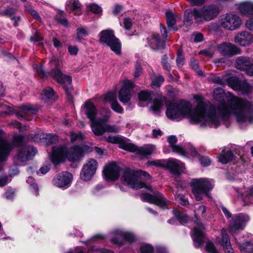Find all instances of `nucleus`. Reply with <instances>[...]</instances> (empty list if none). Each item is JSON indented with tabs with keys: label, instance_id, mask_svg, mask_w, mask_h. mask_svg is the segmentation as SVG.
Returning a JSON list of instances; mask_svg holds the SVG:
<instances>
[{
	"label": "nucleus",
	"instance_id": "f257e3e1",
	"mask_svg": "<svg viewBox=\"0 0 253 253\" xmlns=\"http://www.w3.org/2000/svg\"><path fill=\"white\" fill-rule=\"evenodd\" d=\"M224 95L222 88L217 87L214 90L213 98L219 103L216 108L212 104L203 102H199L194 110L191 103L188 101L170 103L167 107L166 115L169 119L176 121L188 118L191 123L202 127L217 128L220 125L221 120L228 119L231 114L238 123L253 122V106L248 101L228 92L226 103Z\"/></svg>",
	"mask_w": 253,
	"mask_h": 253
},
{
	"label": "nucleus",
	"instance_id": "f03ea898",
	"mask_svg": "<svg viewBox=\"0 0 253 253\" xmlns=\"http://www.w3.org/2000/svg\"><path fill=\"white\" fill-rule=\"evenodd\" d=\"M222 8V5L220 2H214L205 5L200 8L188 9L184 13V23L189 25L193 23V19L198 24L211 21L217 17Z\"/></svg>",
	"mask_w": 253,
	"mask_h": 253
},
{
	"label": "nucleus",
	"instance_id": "7ed1b4c3",
	"mask_svg": "<svg viewBox=\"0 0 253 253\" xmlns=\"http://www.w3.org/2000/svg\"><path fill=\"white\" fill-rule=\"evenodd\" d=\"M84 112L87 118L91 121V127L95 135H101L106 132H118L119 129L116 126L106 124L109 119V115H105L102 118L95 120L97 110L92 102L87 101L84 103Z\"/></svg>",
	"mask_w": 253,
	"mask_h": 253
},
{
	"label": "nucleus",
	"instance_id": "20e7f679",
	"mask_svg": "<svg viewBox=\"0 0 253 253\" xmlns=\"http://www.w3.org/2000/svg\"><path fill=\"white\" fill-rule=\"evenodd\" d=\"M84 155V152L81 146L75 145L68 148L66 146H54L51 155V160L52 163L56 165L65 159L69 161L79 162Z\"/></svg>",
	"mask_w": 253,
	"mask_h": 253
},
{
	"label": "nucleus",
	"instance_id": "39448f33",
	"mask_svg": "<svg viewBox=\"0 0 253 253\" xmlns=\"http://www.w3.org/2000/svg\"><path fill=\"white\" fill-rule=\"evenodd\" d=\"M146 179L150 178V175L143 170H135L129 168H125L121 174L122 183L132 189H140L145 187V183L142 178Z\"/></svg>",
	"mask_w": 253,
	"mask_h": 253
},
{
	"label": "nucleus",
	"instance_id": "423d86ee",
	"mask_svg": "<svg viewBox=\"0 0 253 253\" xmlns=\"http://www.w3.org/2000/svg\"><path fill=\"white\" fill-rule=\"evenodd\" d=\"M106 139L110 143L119 144L120 148L124 150L131 152H136L137 154L144 157H147L151 155L154 153L156 149L155 146L151 144L143 147H138L131 143H123V139L118 136L109 135L106 137Z\"/></svg>",
	"mask_w": 253,
	"mask_h": 253
},
{
	"label": "nucleus",
	"instance_id": "0eeeda50",
	"mask_svg": "<svg viewBox=\"0 0 253 253\" xmlns=\"http://www.w3.org/2000/svg\"><path fill=\"white\" fill-rule=\"evenodd\" d=\"M206 211V207L204 205L200 206L195 211L196 220L194 222L196 225L191 232V236L193 241L194 245L197 248L203 246L206 240V235L204 232L205 228L200 220L198 218L197 215L201 214L203 215Z\"/></svg>",
	"mask_w": 253,
	"mask_h": 253
},
{
	"label": "nucleus",
	"instance_id": "6e6552de",
	"mask_svg": "<svg viewBox=\"0 0 253 253\" xmlns=\"http://www.w3.org/2000/svg\"><path fill=\"white\" fill-rule=\"evenodd\" d=\"M191 183L193 186L192 193L196 201L202 200L204 196L211 197L209 191L214 187V182L212 179L206 178L193 179Z\"/></svg>",
	"mask_w": 253,
	"mask_h": 253
},
{
	"label": "nucleus",
	"instance_id": "1a4fd4ad",
	"mask_svg": "<svg viewBox=\"0 0 253 253\" xmlns=\"http://www.w3.org/2000/svg\"><path fill=\"white\" fill-rule=\"evenodd\" d=\"M59 60L57 58L53 56L50 59V64L51 68H53L49 73L51 77L58 83L64 85L65 90L67 89L68 86L72 83V79L69 76L63 75L59 68Z\"/></svg>",
	"mask_w": 253,
	"mask_h": 253
},
{
	"label": "nucleus",
	"instance_id": "9d476101",
	"mask_svg": "<svg viewBox=\"0 0 253 253\" xmlns=\"http://www.w3.org/2000/svg\"><path fill=\"white\" fill-rule=\"evenodd\" d=\"M100 41L106 44L111 49L117 54L121 52V43L118 39L116 38L113 31L111 30L102 31L100 33Z\"/></svg>",
	"mask_w": 253,
	"mask_h": 253
},
{
	"label": "nucleus",
	"instance_id": "9b49d317",
	"mask_svg": "<svg viewBox=\"0 0 253 253\" xmlns=\"http://www.w3.org/2000/svg\"><path fill=\"white\" fill-rule=\"evenodd\" d=\"M242 20L239 15L233 13H227L220 17V25L223 29L233 31L240 27Z\"/></svg>",
	"mask_w": 253,
	"mask_h": 253
},
{
	"label": "nucleus",
	"instance_id": "f8f14e48",
	"mask_svg": "<svg viewBox=\"0 0 253 253\" xmlns=\"http://www.w3.org/2000/svg\"><path fill=\"white\" fill-rule=\"evenodd\" d=\"M147 188L152 192V194L143 193L141 195L142 200L145 202L154 204L161 208H167L169 202L164 197L163 195L158 191H153L152 188Z\"/></svg>",
	"mask_w": 253,
	"mask_h": 253
},
{
	"label": "nucleus",
	"instance_id": "ddd939ff",
	"mask_svg": "<svg viewBox=\"0 0 253 253\" xmlns=\"http://www.w3.org/2000/svg\"><path fill=\"white\" fill-rule=\"evenodd\" d=\"M250 219L249 216L246 213H239L234 215L229 221V229L230 232L234 234L243 230Z\"/></svg>",
	"mask_w": 253,
	"mask_h": 253
},
{
	"label": "nucleus",
	"instance_id": "4468645a",
	"mask_svg": "<svg viewBox=\"0 0 253 253\" xmlns=\"http://www.w3.org/2000/svg\"><path fill=\"white\" fill-rule=\"evenodd\" d=\"M112 234L114 237L111 239V242L119 246L124 244L123 240L129 243H132L137 240L136 236L133 233L124 230L117 229Z\"/></svg>",
	"mask_w": 253,
	"mask_h": 253
},
{
	"label": "nucleus",
	"instance_id": "2eb2a0df",
	"mask_svg": "<svg viewBox=\"0 0 253 253\" xmlns=\"http://www.w3.org/2000/svg\"><path fill=\"white\" fill-rule=\"evenodd\" d=\"M138 98L140 101H148V104L152 103L150 109L154 113L158 112L163 106L161 100L154 98V94L147 90H143L138 93Z\"/></svg>",
	"mask_w": 253,
	"mask_h": 253
},
{
	"label": "nucleus",
	"instance_id": "dca6fc26",
	"mask_svg": "<svg viewBox=\"0 0 253 253\" xmlns=\"http://www.w3.org/2000/svg\"><path fill=\"white\" fill-rule=\"evenodd\" d=\"M97 167L98 163L95 160H88L81 170V178L84 181L90 180L95 173Z\"/></svg>",
	"mask_w": 253,
	"mask_h": 253
},
{
	"label": "nucleus",
	"instance_id": "f3484780",
	"mask_svg": "<svg viewBox=\"0 0 253 253\" xmlns=\"http://www.w3.org/2000/svg\"><path fill=\"white\" fill-rule=\"evenodd\" d=\"M218 51L223 56L232 57L241 53V49L236 45L227 42H223L217 45Z\"/></svg>",
	"mask_w": 253,
	"mask_h": 253
},
{
	"label": "nucleus",
	"instance_id": "a211bd4d",
	"mask_svg": "<svg viewBox=\"0 0 253 253\" xmlns=\"http://www.w3.org/2000/svg\"><path fill=\"white\" fill-rule=\"evenodd\" d=\"M72 175L69 172L63 171L56 175L52 179L53 184L59 188L66 189L70 186Z\"/></svg>",
	"mask_w": 253,
	"mask_h": 253
},
{
	"label": "nucleus",
	"instance_id": "6ab92c4d",
	"mask_svg": "<svg viewBox=\"0 0 253 253\" xmlns=\"http://www.w3.org/2000/svg\"><path fill=\"white\" fill-rule=\"evenodd\" d=\"M235 66L240 70H245L248 75L253 76V63L249 57H238L236 60Z\"/></svg>",
	"mask_w": 253,
	"mask_h": 253
},
{
	"label": "nucleus",
	"instance_id": "aec40b11",
	"mask_svg": "<svg viewBox=\"0 0 253 253\" xmlns=\"http://www.w3.org/2000/svg\"><path fill=\"white\" fill-rule=\"evenodd\" d=\"M37 153V150L30 145L21 147L17 154L16 158L20 162H24L32 159Z\"/></svg>",
	"mask_w": 253,
	"mask_h": 253
},
{
	"label": "nucleus",
	"instance_id": "412c9836",
	"mask_svg": "<svg viewBox=\"0 0 253 253\" xmlns=\"http://www.w3.org/2000/svg\"><path fill=\"white\" fill-rule=\"evenodd\" d=\"M133 84L129 80L124 81V85L119 93V98L121 102L125 104L131 98L130 90L133 88Z\"/></svg>",
	"mask_w": 253,
	"mask_h": 253
},
{
	"label": "nucleus",
	"instance_id": "4be33fe9",
	"mask_svg": "<svg viewBox=\"0 0 253 253\" xmlns=\"http://www.w3.org/2000/svg\"><path fill=\"white\" fill-rule=\"evenodd\" d=\"M120 168L115 163H113L106 166L103 170L105 178L107 180H116L120 174Z\"/></svg>",
	"mask_w": 253,
	"mask_h": 253
},
{
	"label": "nucleus",
	"instance_id": "5701e85b",
	"mask_svg": "<svg viewBox=\"0 0 253 253\" xmlns=\"http://www.w3.org/2000/svg\"><path fill=\"white\" fill-rule=\"evenodd\" d=\"M234 41L241 46H249L253 42V35L249 32L243 31L235 36Z\"/></svg>",
	"mask_w": 253,
	"mask_h": 253
},
{
	"label": "nucleus",
	"instance_id": "b1692460",
	"mask_svg": "<svg viewBox=\"0 0 253 253\" xmlns=\"http://www.w3.org/2000/svg\"><path fill=\"white\" fill-rule=\"evenodd\" d=\"M21 110V112L19 113L18 111L13 110L10 111V114H14L16 115L18 118H22L26 120H28L26 117V115H34L36 114L37 112V108L32 105L26 104L19 107Z\"/></svg>",
	"mask_w": 253,
	"mask_h": 253
},
{
	"label": "nucleus",
	"instance_id": "393cba45",
	"mask_svg": "<svg viewBox=\"0 0 253 253\" xmlns=\"http://www.w3.org/2000/svg\"><path fill=\"white\" fill-rule=\"evenodd\" d=\"M165 168L169 169L172 173L178 174L184 168V164L177 159L171 158L166 160Z\"/></svg>",
	"mask_w": 253,
	"mask_h": 253
},
{
	"label": "nucleus",
	"instance_id": "a878e982",
	"mask_svg": "<svg viewBox=\"0 0 253 253\" xmlns=\"http://www.w3.org/2000/svg\"><path fill=\"white\" fill-rule=\"evenodd\" d=\"M16 10L11 7H7L4 10H0V15L3 16L10 17L14 21V26L16 27L18 25V22L21 20L20 16H15Z\"/></svg>",
	"mask_w": 253,
	"mask_h": 253
},
{
	"label": "nucleus",
	"instance_id": "bb28decb",
	"mask_svg": "<svg viewBox=\"0 0 253 253\" xmlns=\"http://www.w3.org/2000/svg\"><path fill=\"white\" fill-rule=\"evenodd\" d=\"M240 12L244 15H253V2L245 1L237 4Z\"/></svg>",
	"mask_w": 253,
	"mask_h": 253
},
{
	"label": "nucleus",
	"instance_id": "cd10ccee",
	"mask_svg": "<svg viewBox=\"0 0 253 253\" xmlns=\"http://www.w3.org/2000/svg\"><path fill=\"white\" fill-rule=\"evenodd\" d=\"M66 8L74 14L79 15L81 14V4L78 0H68L66 2Z\"/></svg>",
	"mask_w": 253,
	"mask_h": 253
},
{
	"label": "nucleus",
	"instance_id": "c85d7f7f",
	"mask_svg": "<svg viewBox=\"0 0 253 253\" xmlns=\"http://www.w3.org/2000/svg\"><path fill=\"white\" fill-rule=\"evenodd\" d=\"M168 141L173 152L177 153L180 155H185V152L183 150V148L180 145L175 144L177 141L175 136L171 135L169 136L168 137Z\"/></svg>",
	"mask_w": 253,
	"mask_h": 253
},
{
	"label": "nucleus",
	"instance_id": "c756f323",
	"mask_svg": "<svg viewBox=\"0 0 253 253\" xmlns=\"http://www.w3.org/2000/svg\"><path fill=\"white\" fill-rule=\"evenodd\" d=\"M148 43L151 48L157 49L164 47V42H162L160 39V36L158 34H154L152 38L148 40Z\"/></svg>",
	"mask_w": 253,
	"mask_h": 253
},
{
	"label": "nucleus",
	"instance_id": "7c9ffc66",
	"mask_svg": "<svg viewBox=\"0 0 253 253\" xmlns=\"http://www.w3.org/2000/svg\"><path fill=\"white\" fill-rule=\"evenodd\" d=\"M221 238L217 237L216 238L217 242L221 245L223 249L229 247L231 246L230 239L225 228L221 229Z\"/></svg>",
	"mask_w": 253,
	"mask_h": 253
},
{
	"label": "nucleus",
	"instance_id": "2f4dec72",
	"mask_svg": "<svg viewBox=\"0 0 253 253\" xmlns=\"http://www.w3.org/2000/svg\"><path fill=\"white\" fill-rule=\"evenodd\" d=\"M166 18L167 24L169 30H177V28L174 27L176 24V17L173 13L171 11H168L166 13Z\"/></svg>",
	"mask_w": 253,
	"mask_h": 253
},
{
	"label": "nucleus",
	"instance_id": "473e14b6",
	"mask_svg": "<svg viewBox=\"0 0 253 253\" xmlns=\"http://www.w3.org/2000/svg\"><path fill=\"white\" fill-rule=\"evenodd\" d=\"M233 154L231 150L223 152L218 157L219 162L226 164L230 162L233 158Z\"/></svg>",
	"mask_w": 253,
	"mask_h": 253
},
{
	"label": "nucleus",
	"instance_id": "72a5a7b5",
	"mask_svg": "<svg viewBox=\"0 0 253 253\" xmlns=\"http://www.w3.org/2000/svg\"><path fill=\"white\" fill-rule=\"evenodd\" d=\"M41 139H44L45 142L47 145L55 143L58 140V136L52 134H38Z\"/></svg>",
	"mask_w": 253,
	"mask_h": 253
},
{
	"label": "nucleus",
	"instance_id": "f704fd0d",
	"mask_svg": "<svg viewBox=\"0 0 253 253\" xmlns=\"http://www.w3.org/2000/svg\"><path fill=\"white\" fill-rule=\"evenodd\" d=\"M228 85L233 90L237 91L240 86L242 81H239L237 77H231L226 79Z\"/></svg>",
	"mask_w": 253,
	"mask_h": 253
},
{
	"label": "nucleus",
	"instance_id": "c9c22d12",
	"mask_svg": "<svg viewBox=\"0 0 253 253\" xmlns=\"http://www.w3.org/2000/svg\"><path fill=\"white\" fill-rule=\"evenodd\" d=\"M152 82L151 85L153 88L158 87L164 82V78L161 75L153 74L151 76Z\"/></svg>",
	"mask_w": 253,
	"mask_h": 253
},
{
	"label": "nucleus",
	"instance_id": "e433bc0d",
	"mask_svg": "<svg viewBox=\"0 0 253 253\" xmlns=\"http://www.w3.org/2000/svg\"><path fill=\"white\" fill-rule=\"evenodd\" d=\"M42 97V99L44 100L45 102L48 101L49 100H54L55 97L53 89L50 87H47L43 90Z\"/></svg>",
	"mask_w": 253,
	"mask_h": 253
},
{
	"label": "nucleus",
	"instance_id": "4c0bfd02",
	"mask_svg": "<svg viewBox=\"0 0 253 253\" xmlns=\"http://www.w3.org/2000/svg\"><path fill=\"white\" fill-rule=\"evenodd\" d=\"M183 150L185 152V155L182 156L184 157L190 155L191 157H195L199 155L195 148L190 143L187 144L185 146V148H183Z\"/></svg>",
	"mask_w": 253,
	"mask_h": 253
},
{
	"label": "nucleus",
	"instance_id": "58836bf2",
	"mask_svg": "<svg viewBox=\"0 0 253 253\" xmlns=\"http://www.w3.org/2000/svg\"><path fill=\"white\" fill-rule=\"evenodd\" d=\"M77 39L81 42L84 39L85 37L88 36L89 33L87 29L84 27H78L76 29Z\"/></svg>",
	"mask_w": 253,
	"mask_h": 253
},
{
	"label": "nucleus",
	"instance_id": "ea45409f",
	"mask_svg": "<svg viewBox=\"0 0 253 253\" xmlns=\"http://www.w3.org/2000/svg\"><path fill=\"white\" fill-rule=\"evenodd\" d=\"M241 252L244 253H253V244L251 242H246L242 244H239Z\"/></svg>",
	"mask_w": 253,
	"mask_h": 253
},
{
	"label": "nucleus",
	"instance_id": "a19ab883",
	"mask_svg": "<svg viewBox=\"0 0 253 253\" xmlns=\"http://www.w3.org/2000/svg\"><path fill=\"white\" fill-rule=\"evenodd\" d=\"M240 88L237 91H241L244 94H247L253 90L252 86L246 82L242 81Z\"/></svg>",
	"mask_w": 253,
	"mask_h": 253
},
{
	"label": "nucleus",
	"instance_id": "79ce46f5",
	"mask_svg": "<svg viewBox=\"0 0 253 253\" xmlns=\"http://www.w3.org/2000/svg\"><path fill=\"white\" fill-rule=\"evenodd\" d=\"M25 10L30 14L36 20L39 21L41 20V18L38 12L35 10L30 4L26 3L24 4Z\"/></svg>",
	"mask_w": 253,
	"mask_h": 253
},
{
	"label": "nucleus",
	"instance_id": "37998d69",
	"mask_svg": "<svg viewBox=\"0 0 253 253\" xmlns=\"http://www.w3.org/2000/svg\"><path fill=\"white\" fill-rule=\"evenodd\" d=\"M173 213L174 216L181 224H184L188 222V217L186 214L175 210L173 211Z\"/></svg>",
	"mask_w": 253,
	"mask_h": 253
},
{
	"label": "nucleus",
	"instance_id": "c03bdc74",
	"mask_svg": "<svg viewBox=\"0 0 253 253\" xmlns=\"http://www.w3.org/2000/svg\"><path fill=\"white\" fill-rule=\"evenodd\" d=\"M26 181H27V182L30 186V189H31V191L33 193H34L36 195H38L39 188H38L37 184L36 183H35V182L34 179L32 177L29 176L27 178Z\"/></svg>",
	"mask_w": 253,
	"mask_h": 253
},
{
	"label": "nucleus",
	"instance_id": "a18cd8bd",
	"mask_svg": "<svg viewBox=\"0 0 253 253\" xmlns=\"http://www.w3.org/2000/svg\"><path fill=\"white\" fill-rule=\"evenodd\" d=\"M154 251L153 246L148 243H144L141 245L140 251L141 253H153Z\"/></svg>",
	"mask_w": 253,
	"mask_h": 253
},
{
	"label": "nucleus",
	"instance_id": "49530a36",
	"mask_svg": "<svg viewBox=\"0 0 253 253\" xmlns=\"http://www.w3.org/2000/svg\"><path fill=\"white\" fill-rule=\"evenodd\" d=\"M148 166H154L159 168H165L166 160H156L154 161H149L147 162Z\"/></svg>",
	"mask_w": 253,
	"mask_h": 253
},
{
	"label": "nucleus",
	"instance_id": "de8ad7c7",
	"mask_svg": "<svg viewBox=\"0 0 253 253\" xmlns=\"http://www.w3.org/2000/svg\"><path fill=\"white\" fill-rule=\"evenodd\" d=\"M105 100L109 102L110 104H112L117 100L116 94L115 92L110 91L108 92L105 96Z\"/></svg>",
	"mask_w": 253,
	"mask_h": 253
},
{
	"label": "nucleus",
	"instance_id": "09e8293b",
	"mask_svg": "<svg viewBox=\"0 0 253 253\" xmlns=\"http://www.w3.org/2000/svg\"><path fill=\"white\" fill-rule=\"evenodd\" d=\"M176 200L180 202V204L183 206H186L189 204V201L185 196L181 194L175 195Z\"/></svg>",
	"mask_w": 253,
	"mask_h": 253
},
{
	"label": "nucleus",
	"instance_id": "8fccbe9b",
	"mask_svg": "<svg viewBox=\"0 0 253 253\" xmlns=\"http://www.w3.org/2000/svg\"><path fill=\"white\" fill-rule=\"evenodd\" d=\"M206 250L209 253H219L214 244L210 241L207 242Z\"/></svg>",
	"mask_w": 253,
	"mask_h": 253
},
{
	"label": "nucleus",
	"instance_id": "3c124183",
	"mask_svg": "<svg viewBox=\"0 0 253 253\" xmlns=\"http://www.w3.org/2000/svg\"><path fill=\"white\" fill-rule=\"evenodd\" d=\"M105 238V236L101 234H97L93 236L91 239L86 241L85 244H89L90 242H99Z\"/></svg>",
	"mask_w": 253,
	"mask_h": 253
},
{
	"label": "nucleus",
	"instance_id": "603ef678",
	"mask_svg": "<svg viewBox=\"0 0 253 253\" xmlns=\"http://www.w3.org/2000/svg\"><path fill=\"white\" fill-rule=\"evenodd\" d=\"M111 106L112 110H113L116 112L121 114L123 113L124 109L118 103L117 101L114 102L112 104H111Z\"/></svg>",
	"mask_w": 253,
	"mask_h": 253
},
{
	"label": "nucleus",
	"instance_id": "864d4df0",
	"mask_svg": "<svg viewBox=\"0 0 253 253\" xmlns=\"http://www.w3.org/2000/svg\"><path fill=\"white\" fill-rule=\"evenodd\" d=\"M89 7L90 10L95 14L100 13L102 11L101 7L95 3L90 4L89 6Z\"/></svg>",
	"mask_w": 253,
	"mask_h": 253
},
{
	"label": "nucleus",
	"instance_id": "5fc2aeb1",
	"mask_svg": "<svg viewBox=\"0 0 253 253\" xmlns=\"http://www.w3.org/2000/svg\"><path fill=\"white\" fill-rule=\"evenodd\" d=\"M90 251L94 252H98L99 253H114L111 250H107L103 248H99L96 247H92L89 250V252Z\"/></svg>",
	"mask_w": 253,
	"mask_h": 253
},
{
	"label": "nucleus",
	"instance_id": "6e6d98bb",
	"mask_svg": "<svg viewBox=\"0 0 253 253\" xmlns=\"http://www.w3.org/2000/svg\"><path fill=\"white\" fill-rule=\"evenodd\" d=\"M199 161L203 167H208L211 164V161L208 157L201 156L199 159Z\"/></svg>",
	"mask_w": 253,
	"mask_h": 253
},
{
	"label": "nucleus",
	"instance_id": "4d7b16f0",
	"mask_svg": "<svg viewBox=\"0 0 253 253\" xmlns=\"http://www.w3.org/2000/svg\"><path fill=\"white\" fill-rule=\"evenodd\" d=\"M83 139H84V135L81 133H72L71 134V141L72 142H74L78 139L82 140Z\"/></svg>",
	"mask_w": 253,
	"mask_h": 253
},
{
	"label": "nucleus",
	"instance_id": "13d9d810",
	"mask_svg": "<svg viewBox=\"0 0 253 253\" xmlns=\"http://www.w3.org/2000/svg\"><path fill=\"white\" fill-rule=\"evenodd\" d=\"M191 65L192 68L197 72L198 75L201 76L203 75V72L199 68L198 63L197 60H192Z\"/></svg>",
	"mask_w": 253,
	"mask_h": 253
},
{
	"label": "nucleus",
	"instance_id": "bf43d9fd",
	"mask_svg": "<svg viewBox=\"0 0 253 253\" xmlns=\"http://www.w3.org/2000/svg\"><path fill=\"white\" fill-rule=\"evenodd\" d=\"M192 37L193 38L194 42H201L203 41L204 40V36L200 33H194L192 35Z\"/></svg>",
	"mask_w": 253,
	"mask_h": 253
},
{
	"label": "nucleus",
	"instance_id": "052dcab7",
	"mask_svg": "<svg viewBox=\"0 0 253 253\" xmlns=\"http://www.w3.org/2000/svg\"><path fill=\"white\" fill-rule=\"evenodd\" d=\"M162 64L164 69L167 71H169L170 70V66L169 64L167 62V57L166 55H164L162 57Z\"/></svg>",
	"mask_w": 253,
	"mask_h": 253
},
{
	"label": "nucleus",
	"instance_id": "680f3d73",
	"mask_svg": "<svg viewBox=\"0 0 253 253\" xmlns=\"http://www.w3.org/2000/svg\"><path fill=\"white\" fill-rule=\"evenodd\" d=\"M36 74L41 78H43L46 76V73H45L43 68L42 66H37Z\"/></svg>",
	"mask_w": 253,
	"mask_h": 253
},
{
	"label": "nucleus",
	"instance_id": "e2e57ef3",
	"mask_svg": "<svg viewBox=\"0 0 253 253\" xmlns=\"http://www.w3.org/2000/svg\"><path fill=\"white\" fill-rule=\"evenodd\" d=\"M142 67L140 64L137 63L135 65V71L134 73V77L135 78H137L140 75L142 72Z\"/></svg>",
	"mask_w": 253,
	"mask_h": 253
},
{
	"label": "nucleus",
	"instance_id": "0e129e2a",
	"mask_svg": "<svg viewBox=\"0 0 253 253\" xmlns=\"http://www.w3.org/2000/svg\"><path fill=\"white\" fill-rule=\"evenodd\" d=\"M24 140V136L21 134H18L15 135L13 138L14 142L17 145H21L22 144L23 141Z\"/></svg>",
	"mask_w": 253,
	"mask_h": 253
},
{
	"label": "nucleus",
	"instance_id": "69168bd1",
	"mask_svg": "<svg viewBox=\"0 0 253 253\" xmlns=\"http://www.w3.org/2000/svg\"><path fill=\"white\" fill-rule=\"evenodd\" d=\"M124 27L126 29L129 30L131 28L132 26V21L129 18H126L124 19Z\"/></svg>",
	"mask_w": 253,
	"mask_h": 253
},
{
	"label": "nucleus",
	"instance_id": "338daca9",
	"mask_svg": "<svg viewBox=\"0 0 253 253\" xmlns=\"http://www.w3.org/2000/svg\"><path fill=\"white\" fill-rule=\"evenodd\" d=\"M56 21L60 23L64 27H67L69 26V23L66 18L63 17H59L56 18Z\"/></svg>",
	"mask_w": 253,
	"mask_h": 253
},
{
	"label": "nucleus",
	"instance_id": "774afa93",
	"mask_svg": "<svg viewBox=\"0 0 253 253\" xmlns=\"http://www.w3.org/2000/svg\"><path fill=\"white\" fill-rule=\"evenodd\" d=\"M245 26L249 30L253 31V17L246 21Z\"/></svg>",
	"mask_w": 253,
	"mask_h": 253
}]
</instances>
